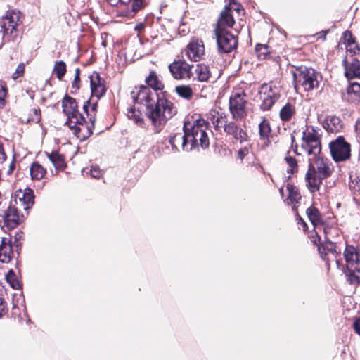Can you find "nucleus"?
Returning a JSON list of instances; mask_svg holds the SVG:
<instances>
[{"instance_id": "48", "label": "nucleus", "mask_w": 360, "mask_h": 360, "mask_svg": "<svg viewBox=\"0 0 360 360\" xmlns=\"http://www.w3.org/2000/svg\"><path fill=\"white\" fill-rule=\"evenodd\" d=\"M225 8H230L231 13H232L233 11H235L238 13H240V11H243L241 9V6L236 2L230 3L229 5L226 6Z\"/></svg>"}, {"instance_id": "32", "label": "nucleus", "mask_w": 360, "mask_h": 360, "mask_svg": "<svg viewBox=\"0 0 360 360\" xmlns=\"http://www.w3.org/2000/svg\"><path fill=\"white\" fill-rule=\"evenodd\" d=\"M271 131L270 123L267 120L264 119L259 124V134L261 140L264 141L266 143L269 140Z\"/></svg>"}, {"instance_id": "9", "label": "nucleus", "mask_w": 360, "mask_h": 360, "mask_svg": "<svg viewBox=\"0 0 360 360\" xmlns=\"http://www.w3.org/2000/svg\"><path fill=\"white\" fill-rule=\"evenodd\" d=\"M22 23L21 13L19 11L7 12L1 20V27L3 36H13L17 33V27Z\"/></svg>"}, {"instance_id": "14", "label": "nucleus", "mask_w": 360, "mask_h": 360, "mask_svg": "<svg viewBox=\"0 0 360 360\" xmlns=\"http://www.w3.org/2000/svg\"><path fill=\"white\" fill-rule=\"evenodd\" d=\"M185 54L192 61H199L205 55V46L202 40L193 39L185 49Z\"/></svg>"}, {"instance_id": "55", "label": "nucleus", "mask_w": 360, "mask_h": 360, "mask_svg": "<svg viewBox=\"0 0 360 360\" xmlns=\"http://www.w3.org/2000/svg\"><path fill=\"white\" fill-rule=\"evenodd\" d=\"M109 4L111 6H117L119 4H122V0H107Z\"/></svg>"}, {"instance_id": "52", "label": "nucleus", "mask_w": 360, "mask_h": 360, "mask_svg": "<svg viewBox=\"0 0 360 360\" xmlns=\"http://www.w3.org/2000/svg\"><path fill=\"white\" fill-rule=\"evenodd\" d=\"M296 212V219L297 221H298V223H301L302 225V227H303V230L305 231L307 227V225L306 224V222L302 219V218L297 214V211L295 212Z\"/></svg>"}, {"instance_id": "15", "label": "nucleus", "mask_w": 360, "mask_h": 360, "mask_svg": "<svg viewBox=\"0 0 360 360\" xmlns=\"http://www.w3.org/2000/svg\"><path fill=\"white\" fill-rule=\"evenodd\" d=\"M22 210L11 203L10 206L4 211L3 219L5 226L8 229H13L16 227L22 221L23 215H20V212Z\"/></svg>"}, {"instance_id": "58", "label": "nucleus", "mask_w": 360, "mask_h": 360, "mask_svg": "<svg viewBox=\"0 0 360 360\" xmlns=\"http://www.w3.org/2000/svg\"><path fill=\"white\" fill-rule=\"evenodd\" d=\"M283 188H281L280 189V193H281V194H283Z\"/></svg>"}, {"instance_id": "42", "label": "nucleus", "mask_w": 360, "mask_h": 360, "mask_svg": "<svg viewBox=\"0 0 360 360\" xmlns=\"http://www.w3.org/2000/svg\"><path fill=\"white\" fill-rule=\"evenodd\" d=\"M255 51L259 59H264L269 53L268 46L258 44L255 46Z\"/></svg>"}, {"instance_id": "8", "label": "nucleus", "mask_w": 360, "mask_h": 360, "mask_svg": "<svg viewBox=\"0 0 360 360\" xmlns=\"http://www.w3.org/2000/svg\"><path fill=\"white\" fill-rule=\"evenodd\" d=\"M324 232L326 233V240L319 245V253L321 258L326 261V265L329 266V262L330 260H335L337 266L339 267L340 261L338 257L340 256L341 250L338 248L337 245L335 243H333L329 240L326 229H324Z\"/></svg>"}, {"instance_id": "49", "label": "nucleus", "mask_w": 360, "mask_h": 360, "mask_svg": "<svg viewBox=\"0 0 360 360\" xmlns=\"http://www.w3.org/2000/svg\"><path fill=\"white\" fill-rule=\"evenodd\" d=\"M249 153V150L247 147L240 148L238 151V157L240 160H243Z\"/></svg>"}, {"instance_id": "47", "label": "nucleus", "mask_w": 360, "mask_h": 360, "mask_svg": "<svg viewBox=\"0 0 360 360\" xmlns=\"http://www.w3.org/2000/svg\"><path fill=\"white\" fill-rule=\"evenodd\" d=\"M6 96V89L0 84V108L5 104V97Z\"/></svg>"}, {"instance_id": "22", "label": "nucleus", "mask_w": 360, "mask_h": 360, "mask_svg": "<svg viewBox=\"0 0 360 360\" xmlns=\"http://www.w3.org/2000/svg\"><path fill=\"white\" fill-rule=\"evenodd\" d=\"M345 76L348 79L360 77V62L352 58V61L347 64V61L344 60Z\"/></svg>"}, {"instance_id": "24", "label": "nucleus", "mask_w": 360, "mask_h": 360, "mask_svg": "<svg viewBox=\"0 0 360 360\" xmlns=\"http://www.w3.org/2000/svg\"><path fill=\"white\" fill-rule=\"evenodd\" d=\"M46 155L56 171L63 170L65 167L66 163L63 155L57 151L46 152Z\"/></svg>"}, {"instance_id": "56", "label": "nucleus", "mask_w": 360, "mask_h": 360, "mask_svg": "<svg viewBox=\"0 0 360 360\" xmlns=\"http://www.w3.org/2000/svg\"><path fill=\"white\" fill-rule=\"evenodd\" d=\"M355 129H356V131L360 132V120L359 119L356 122Z\"/></svg>"}, {"instance_id": "35", "label": "nucleus", "mask_w": 360, "mask_h": 360, "mask_svg": "<svg viewBox=\"0 0 360 360\" xmlns=\"http://www.w3.org/2000/svg\"><path fill=\"white\" fill-rule=\"evenodd\" d=\"M175 90L180 97L186 100H191L193 96V91L188 85L177 86Z\"/></svg>"}, {"instance_id": "45", "label": "nucleus", "mask_w": 360, "mask_h": 360, "mask_svg": "<svg viewBox=\"0 0 360 360\" xmlns=\"http://www.w3.org/2000/svg\"><path fill=\"white\" fill-rule=\"evenodd\" d=\"M91 176L94 178H100L103 173L102 171L96 166H93L89 171Z\"/></svg>"}, {"instance_id": "54", "label": "nucleus", "mask_w": 360, "mask_h": 360, "mask_svg": "<svg viewBox=\"0 0 360 360\" xmlns=\"http://www.w3.org/2000/svg\"><path fill=\"white\" fill-rule=\"evenodd\" d=\"M144 28H145V24L143 22H140L136 25L134 29L136 31L139 32L143 30Z\"/></svg>"}, {"instance_id": "12", "label": "nucleus", "mask_w": 360, "mask_h": 360, "mask_svg": "<svg viewBox=\"0 0 360 360\" xmlns=\"http://www.w3.org/2000/svg\"><path fill=\"white\" fill-rule=\"evenodd\" d=\"M332 157L335 161H343L350 157V146L342 137H338L330 143Z\"/></svg>"}, {"instance_id": "18", "label": "nucleus", "mask_w": 360, "mask_h": 360, "mask_svg": "<svg viewBox=\"0 0 360 360\" xmlns=\"http://www.w3.org/2000/svg\"><path fill=\"white\" fill-rule=\"evenodd\" d=\"M13 256V251L8 238L3 237L0 241V262L1 263H9Z\"/></svg>"}, {"instance_id": "5", "label": "nucleus", "mask_w": 360, "mask_h": 360, "mask_svg": "<svg viewBox=\"0 0 360 360\" xmlns=\"http://www.w3.org/2000/svg\"><path fill=\"white\" fill-rule=\"evenodd\" d=\"M292 75L295 85L300 86L306 91L319 88L322 79V76L319 72L305 66L296 68Z\"/></svg>"}, {"instance_id": "31", "label": "nucleus", "mask_w": 360, "mask_h": 360, "mask_svg": "<svg viewBox=\"0 0 360 360\" xmlns=\"http://www.w3.org/2000/svg\"><path fill=\"white\" fill-rule=\"evenodd\" d=\"M146 82L151 89L157 92L158 90H162L164 84L159 79L158 75L154 72H151L148 77L146 79Z\"/></svg>"}, {"instance_id": "28", "label": "nucleus", "mask_w": 360, "mask_h": 360, "mask_svg": "<svg viewBox=\"0 0 360 360\" xmlns=\"http://www.w3.org/2000/svg\"><path fill=\"white\" fill-rule=\"evenodd\" d=\"M347 99L349 101L354 102L360 98V84L357 82H350L347 89Z\"/></svg>"}, {"instance_id": "16", "label": "nucleus", "mask_w": 360, "mask_h": 360, "mask_svg": "<svg viewBox=\"0 0 360 360\" xmlns=\"http://www.w3.org/2000/svg\"><path fill=\"white\" fill-rule=\"evenodd\" d=\"M91 94L97 98L102 97L105 93V87L103 81L101 80L98 72H92L89 77Z\"/></svg>"}, {"instance_id": "53", "label": "nucleus", "mask_w": 360, "mask_h": 360, "mask_svg": "<svg viewBox=\"0 0 360 360\" xmlns=\"http://www.w3.org/2000/svg\"><path fill=\"white\" fill-rule=\"evenodd\" d=\"M6 158V153L1 144H0V162H4Z\"/></svg>"}, {"instance_id": "29", "label": "nucleus", "mask_w": 360, "mask_h": 360, "mask_svg": "<svg viewBox=\"0 0 360 360\" xmlns=\"http://www.w3.org/2000/svg\"><path fill=\"white\" fill-rule=\"evenodd\" d=\"M31 178L34 180L41 179L46 173V169L39 162H33L30 168Z\"/></svg>"}, {"instance_id": "41", "label": "nucleus", "mask_w": 360, "mask_h": 360, "mask_svg": "<svg viewBox=\"0 0 360 360\" xmlns=\"http://www.w3.org/2000/svg\"><path fill=\"white\" fill-rule=\"evenodd\" d=\"M285 160L288 165L287 172L288 174H294L298 171V165L297 160L292 156L288 155L285 158Z\"/></svg>"}, {"instance_id": "21", "label": "nucleus", "mask_w": 360, "mask_h": 360, "mask_svg": "<svg viewBox=\"0 0 360 360\" xmlns=\"http://www.w3.org/2000/svg\"><path fill=\"white\" fill-rule=\"evenodd\" d=\"M341 41L345 44L347 52L351 53L352 56L356 54L360 51L351 32L345 31L342 36Z\"/></svg>"}, {"instance_id": "7", "label": "nucleus", "mask_w": 360, "mask_h": 360, "mask_svg": "<svg viewBox=\"0 0 360 360\" xmlns=\"http://www.w3.org/2000/svg\"><path fill=\"white\" fill-rule=\"evenodd\" d=\"M280 95L278 88L269 84L261 86L259 90V99L261 102L260 108L263 110H269L278 99Z\"/></svg>"}, {"instance_id": "26", "label": "nucleus", "mask_w": 360, "mask_h": 360, "mask_svg": "<svg viewBox=\"0 0 360 360\" xmlns=\"http://www.w3.org/2000/svg\"><path fill=\"white\" fill-rule=\"evenodd\" d=\"M195 73L196 79L201 82H208L211 77L210 68L204 63H199L196 65Z\"/></svg>"}, {"instance_id": "39", "label": "nucleus", "mask_w": 360, "mask_h": 360, "mask_svg": "<svg viewBox=\"0 0 360 360\" xmlns=\"http://www.w3.org/2000/svg\"><path fill=\"white\" fill-rule=\"evenodd\" d=\"M127 117L138 125L142 126L143 124V120L141 117V113L139 110H136L134 108H131L128 110Z\"/></svg>"}, {"instance_id": "27", "label": "nucleus", "mask_w": 360, "mask_h": 360, "mask_svg": "<svg viewBox=\"0 0 360 360\" xmlns=\"http://www.w3.org/2000/svg\"><path fill=\"white\" fill-rule=\"evenodd\" d=\"M306 214L308 219L315 228L322 225L323 222L321 216L317 208L311 206L307 209Z\"/></svg>"}, {"instance_id": "43", "label": "nucleus", "mask_w": 360, "mask_h": 360, "mask_svg": "<svg viewBox=\"0 0 360 360\" xmlns=\"http://www.w3.org/2000/svg\"><path fill=\"white\" fill-rule=\"evenodd\" d=\"M79 74H80V70L79 68H77L75 70L74 81L72 83V88L75 89V90H77L79 89V82H80Z\"/></svg>"}, {"instance_id": "13", "label": "nucleus", "mask_w": 360, "mask_h": 360, "mask_svg": "<svg viewBox=\"0 0 360 360\" xmlns=\"http://www.w3.org/2000/svg\"><path fill=\"white\" fill-rule=\"evenodd\" d=\"M193 67L184 60H179L171 63L169 70L176 79H189L193 76Z\"/></svg>"}, {"instance_id": "1", "label": "nucleus", "mask_w": 360, "mask_h": 360, "mask_svg": "<svg viewBox=\"0 0 360 360\" xmlns=\"http://www.w3.org/2000/svg\"><path fill=\"white\" fill-rule=\"evenodd\" d=\"M320 129L307 125L302 132L301 149L309 156V168L305 175L307 186L311 193L319 191L322 180L333 171L332 162L321 153Z\"/></svg>"}, {"instance_id": "25", "label": "nucleus", "mask_w": 360, "mask_h": 360, "mask_svg": "<svg viewBox=\"0 0 360 360\" xmlns=\"http://www.w3.org/2000/svg\"><path fill=\"white\" fill-rule=\"evenodd\" d=\"M324 128L331 133L340 131L342 128V124L340 117L337 116H330L327 117L324 123Z\"/></svg>"}, {"instance_id": "11", "label": "nucleus", "mask_w": 360, "mask_h": 360, "mask_svg": "<svg viewBox=\"0 0 360 360\" xmlns=\"http://www.w3.org/2000/svg\"><path fill=\"white\" fill-rule=\"evenodd\" d=\"M215 34L220 52L229 53L236 48L238 40L229 30H215Z\"/></svg>"}, {"instance_id": "3", "label": "nucleus", "mask_w": 360, "mask_h": 360, "mask_svg": "<svg viewBox=\"0 0 360 360\" xmlns=\"http://www.w3.org/2000/svg\"><path fill=\"white\" fill-rule=\"evenodd\" d=\"M91 105L90 101H87L84 105V110L89 117L91 127L85 124V118L77 110V103L75 98L65 96L62 102L64 113L68 116L66 124L73 131L74 134L80 140L85 139L92 133V129L96 120L95 115L89 112L88 108Z\"/></svg>"}, {"instance_id": "17", "label": "nucleus", "mask_w": 360, "mask_h": 360, "mask_svg": "<svg viewBox=\"0 0 360 360\" xmlns=\"http://www.w3.org/2000/svg\"><path fill=\"white\" fill-rule=\"evenodd\" d=\"M169 142L173 150H179V148H181L186 152L191 150L189 141L187 139V134H186L184 131V134L177 133L171 136Z\"/></svg>"}, {"instance_id": "33", "label": "nucleus", "mask_w": 360, "mask_h": 360, "mask_svg": "<svg viewBox=\"0 0 360 360\" xmlns=\"http://www.w3.org/2000/svg\"><path fill=\"white\" fill-rule=\"evenodd\" d=\"M287 189L288 191V200L290 201V203L292 205V210L294 212L297 211V204L299 203V201L301 198V195L300 193L298 192V190L293 187L292 186H288L287 187Z\"/></svg>"}, {"instance_id": "37", "label": "nucleus", "mask_w": 360, "mask_h": 360, "mask_svg": "<svg viewBox=\"0 0 360 360\" xmlns=\"http://www.w3.org/2000/svg\"><path fill=\"white\" fill-rule=\"evenodd\" d=\"M67 71L66 64L63 60H58L55 63L53 72L56 73L57 78L62 80Z\"/></svg>"}, {"instance_id": "50", "label": "nucleus", "mask_w": 360, "mask_h": 360, "mask_svg": "<svg viewBox=\"0 0 360 360\" xmlns=\"http://www.w3.org/2000/svg\"><path fill=\"white\" fill-rule=\"evenodd\" d=\"M311 241L317 245L319 248V245H320L322 243H321V237L317 234V233H315V235L311 236Z\"/></svg>"}, {"instance_id": "36", "label": "nucleus", "mask_w": 360, "mask_h": 360, "mask_svg": "<svg viewBox=\"0 0 360 360\" xmlns=\"http://www.w3.org/2000/svg\"><path fill=\"white\" fill-rule=\"evenodd\" d=\"M350 266H347V271L346 275L347 280L351 284H359L360 283V270L357 268L350 269Z\"/></svg>"}, {"instance_id": "4", "label": "nucleus", "mask_w": 360, "mask_h": 360, "mask_svg": "<svg viewBox=\"0 0 360 360\" xmlns=\"http://www.w3.org/2000/svg\"><path fill=\"white\" fill-rule=\"evenodd\" d=\"M207 129V122L198 116L188 117L184 121V131L187 134L191 150L199 146L203 149L209 147Z\"/></svg>"}, {"instance_id": "57", "label": "nucleus", "mask_w": 360, "mask_h": 360, "mask_svg": "<svg viewBox=\"0 0 360 360\" xmlns=\"http://www.w3.org/2000/svg\"><path fill=\"white\" fill-rule=\"evenodd\" d=\"M96 108H97V104H96V103H93V104L91 105V112H96Z\"/></svg>"}, {"instance_id": "20", "label": "nucleus", "mask_w": 360, "mask_h": 360, "mask_svg": "<svg viewBox=\"0 0 360 360\" xmlns=\"http://www.w3.org/2000/svg\"><path fill=\"white\" fill-rule=\"evenodd\" d=\"M224 131L227 134L232 135L234 139L240 143L248 141V134L245 131L231 122L224 125Z\"/></svg>"}, {"instance_id": "51", "label": "nucleus", "mask_w": 360, "mask_h": 360, "mask_svg": "<svg viewBox=\"0 0 360 360\" xmlns=\"http://www.w3.org/2000/svg\"><path fill=\"white\" fill-rule=\"evenodd\" d=\"M353 327L356 333L360 335V318L354 322Z\"/></svg>"}, {"instance_id": "6", "label": "nucleus", "mask_w": 360, "mask_h": 360, "mask_svg": "<svg viewBox=\"0 0 360 360\" xmlns=\"http://www.w3.org/2000/svg\"><path fill=\"white\" fill-rule=\"evenodd\" d=\"M246 94L244 91L240 89L233 91L229 98V109L234 119H242L246 115Z\"/></svg>"}, {"instance_id": "30", "label": "nucleus", "mask_w": 360, "mask_h": 360, "mask_svg": "<svg viewBox=\"0 0 360 360\" xmlns=\"http://www.w3.org/2000/svg\"><path fill=\"white\" fill-rule=\"evenodd\" d=\"M131 2V10L127 9L126 11H124L121 12V15L123 16H130L134 15L135 13L139 11L143 6V1L142 0H122V4H127Z\"/></svg>"}, {"instance_id": "46", "label": "nucleus", "mask_w": 360, "mask_h": 360, "mask_svg": "<svg viewBox=\"0 0 360 360\" xmlns=\"http://www.w3.org/2000/svg\"><path fill=\"white\" fill-rule=\"evenodd\" d=\"M7 313L6 302L2 295H0V319H1Z\"/></svg>"}, {"instance_id": "2", "label": "nucleus", "mask_w": 360, "mask_h": 360, "mask_svg": "<svg viewBox=\"0 0 360 360\" xmlns=\"http://www.w3.org/2000/svg\"><path fill=\"white\" fill-rule=\"evenodd\" d=\"M131 96L135 103L145 106V114L157 132L176 113V109L170 101L160 98L155 91L148 86L136 88L131 91Z\"/></svg>"}, {"instance_id": "40", "label": "nucleus", "mask_w": 360, "mask_h": 360, "mask_svg": "<svg viewBox=\"0 0 360 360\" xmlns=\"http://www.w3.org/2000/svg\"><path fill=\"white\" fill-rule=\"evenodd\" d=\"M6 282L13 289H19L20 284L13 270H10L6 275Z\"/></svg>"}, {"instance_id": "23", "label": "nucleus", "mask_w": 360, "mask_h": 360, "mask_svg": "<svg viewBox=\"0 0 360 360\" xmlns=\"http://www.w3.org/2000/svg\"><path fill=\"white\" fill-rule=\"evenodd\" d=\"M344 257L347 266L352 267L359 262L360 254L354 246L347 245L344 251Z\"/></svg>"}, {"instance_id": "10", "label": "nucleus", "mask_w": 360, "mask_h": 360, "mask_svg": "<svg viewBox=\"0 0 360 360\" xmlns=\"http://www.w3.org/2000/svg\"><path fill=\"white\" fill-rule=\"evenodd\" d=\"M34 202V192L30 188L19 189L15 191L11 203H13L21 210L27 211Z\"/></svg>"}, {"instance_id": "34", "label": "nucleus", "mask_w": 360, "mask_h": 360, "mask_svg": "<svg viewBox=\"0 0 360 360\" xmlns=\"http://www.w3.org/2000/svg\"><path fill=\"white\" fill-rule=\"evenodd\" d=\"M295 112V107L293 105L288 103H286L280 111V117L282 121H289Z\"/></svg>"}, {"instance_id": "38", "label": "nucleus", "mask_w": 360, "mask_h": 360, "mask_svg": "<svg viewBox=\"0 0 360 360\" xmlns=\"http://www.w3.org/2000/svg\"><path fill=\"white\" fill-rule=\"evenodd\" d=\"M207 118L210 120L215 128L219 127L220 124H221L224 120L222 115L215 110L210 111Z\"/></svg>"}, {"instance_id": "19", "label": "nucleus", "mask_w": 360, "mask_h": 360, "mask_svg": "<svg viewBox=\"0 0 360 360\" xmlns=\"http://www.w3.org/2000/svg\"><path fill=\"white\" fill-rule=\"evenodd\" d=\"M235 23L230 8H225L221 13L215 30H228Z\"/></svg>"}, {"instance_id": "44", "label": "nucleus", "mask_w": 360, "mask_h": 360, "mask_svg": "<svg viewBox=\"0 0 360 360\" xmlns=\"http://www.w3.org/2000/svg\"><path fill=\"white\" fill-rule=\"evenodd\" d=\"M25 72V64L24 63H20L15 70V72L13 74V78L17 79L18 77H20L23 75Z\"/></svg>"}]
</instances>
